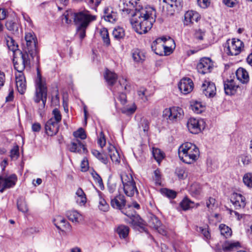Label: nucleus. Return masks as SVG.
<instances>
[{"label":"nucleus","mask_w":252,"mask_h":252,"mask_svg":"<svg viewBox=\"0 0 252 252\" xmlns=\"http://www.w3.org/2000/svg\"><path fill=\"white\" fill-rule=\"evenodd\" d=\"M179 89L184 94H188L190 93L193 88V83L191 79L189 78L182 79L179 85Z\"/></svg>","instance_id":"nucleus-18"},{"label":"nucleus","mask_w":252,"mask_h":252,"mask_svg":"<svg viewBox=\"0 0 252 252\" xmlns=\"http://www.w3.org/2000/svg\"><path fill=\"white\" fill-rule=\"evenodd\" d=\"M197 231L201 232L206 240H209L210 239L211 234L208 230V226L205 227H199L198 228Z\"/></svg>","instance_id":"nucleus-58"},{"label":"nucleus","mask_w":252,"mask_h":252,"mask_svg":"<svg viewBox=\"0 0 252 252\" xmlns=\"http://www.w3.org/2000/svg\"><path fill=\"white\" fill-rule=\"evenodd\" d=\"M132 55L133 60L136 62H142L145 60L144 54L138 49L133 50Z\"/></svg>","instance_id":"nucleus-37"},{"label":"nucleus","mask_w":252,"mask_h":252,"mask_svg":"<svg viewBox=\"0 0 252 252\" xmlns=\"http://www.w3.org/2000/svg\"><path fill=\"white\" fill-rule=\"evenodd\" d=\"M152 154L155 159L158 163H159L164 158L163 153L158 148H154L153 149Z\"/></svg>","instance_id":"nucleus-44"},{"label":"nucleus","mask_w":252,"mask_h":252,"mask_svg":"<svg viewBox=\"0 0 252 252\" xmlns=\"http://www.w3.org/2000/svg\"><path fill=\"white\" fill-rule=\"evenodd\" d=\"M121 178L124 192L127 196L132 197L135 194H138L135 182L131 174L123 173L121 175Z\"/></svg>","instance_id":"nucleus-4"},{"label":"nucleus","mask_w":252,"mask_h":252,"mask_svg":"<svg viewBox=\"0 0 252 252\" xmlns=\"http://www.w3.org/2000/svg\"><path fill=\"white\" fill-rule=\"evenodd\" d=\"M59 129V124L53 121V119H49L45 125V129L48 136H52L56 135Z\"/></svg>","instance_id":"nucleus-21"},{"label":"nucleus","mask_w":252,"mask_h":252,"mask_svg":"<svg viewBox=\"0 0 252 252\" xmlns=\"http://www.w3.org/2000/svg\"><path fill=\"white\" fill-rule=\"evenodd\" d=\"M175 173L180 179H184L188 175L187 172L184 168H177Z\"/></svg>","instance_id":"nucleus-57"},{"label":"nucleus","mask_w":252,"mask_h":252,"mask_svg":"<svg viewBox=\"0 0 252 252\" xmlns=\"http://www.w3.org/2000/svg\"><path fill=\"white\" fill-rule=\"evenodd\" d=\"M224 3L229 7H234L238 2V0H223Z\"/></svg>","instance_id":"nucleus-62"},{"label":"nucleus","mask_w":252,"mask_h":252,"mask_svg":"<svg viewBox=\"0 0 252 252\" xmlns=\"http://www.w3.org/2000/svg\"><path fill=\"white\" fill-rule=\"evenodd\" d=\"M136 109V107L134 104H133L131 106H127L124 107L122 109L123 113L126 115H130L134 113Z\"/></svg>","instance_id":"nucleus-53"},{"label":"nucleus","mask_w":252,"mask_h":252,"mask_svg":"<svg viewBox=\"0 0 252 252\" xmlns=\"http://www.w3.org/2000/svg\"><path fill=\"white\" fill-rule=\"evenodd\" d=\"M179 157L183 162L191 164L197 160L200 152L196 146L191 143L182 144L178 149Z\"/></svg>","instance_id":"nucleus-3"},{"label":"nucleus","mask_w":252,"mask_h":252,"mask_svg":"<svg viewBox=\"0 0 252 252\" xmlns=\"http://www.w3.org/2000/svg\"><path fill=\"white\" fill-rule=\"evenodd\" d=\"M162 116L167 120L172 123L180 121L184 116L183 109L179 107H172L165 109Z\"/></svg>","instance_id":"nucleus-7"},{"label":"nucleus","mask_w":252,"mask_h":252,"mask_svg":"<svg viewBox=\"0 0 252 252\" xmlns=\"http://www.w3.org/2000/svg\"><path fill=\"white\" fill-rule=\"evenodd\" d=\"M201 89L203 93L208 97H213L216 95V87L213 82L205 81L202 85Z\"/></svg>","instance_id":"nucleus-17"},{"label":"nucleus","mask_w":252,"mask_h":252,"mask_svg":"<svg viewBox=\"0 0 252 252\" xmlns=\"http://www.w3.org/2000/svg\"><path fill=\"white\" fill-rule=\"evenodd\" d=\"M192 110L195 113L199 114L204 110V106L200 102L195 101L191 104Z\"/></svg>","instance_id":"nucleus-42"},{"label":"nucleus","mask_w":252,"mask_h":252,"mask_svg":"<svg viewBox=\"0 0 252 252\" xmlns=\"http://www.w3.org/2000/svg\"><path fill=\"white\" fill-rule=\"evenodd\" d=\"M52 114L53 116L50 119H53V121L59 124L62 120V115L60 111L57 108H55L53 110Z\"/></svg>","instance_id":"nucleus-55"},{"label":"nucleus","mask_w":252,"mask_h":252,"mask_svg":"<svg viewBox=\"0 0 252 252\" xmlns=\"http://www.w3.org/2000/svg\"><path fill=\"white\" fill-rule=\"evenodd\" d=\"M81 168L82 171L85 172L89 168V163L88 160L86 158H84L81 163Z\"/></svg>","instance_id":"nucleus-64"},{"label":"nucleus","mask_w":252,"mask_h":252,"mask_svg":"<svg viewBox=\"0 0 252 252\" xmlns=\"http://www.w3.org/2000/svg\"><path fill=\"white\" fill-rule=\"evenodd\" d=\"M73 134L76 139L79 138L83 140L86 138L85 131L82 128H80L77 131H74Z\"/></svg>","instance_id":"nucleus-56"},{"label":"nucleus","mask_w":252,"mask_h":252,"mask_svg":"<svg viewBox=\"0 0 252 252\" xmlns=\"http://www.w3.org/2000/svg\"><path fill=\"white\" fill-rule=\"evenodd\" d=\"M77 27V34L79 36L80 39L82 40L86 36V31L87 27Z\"/></svg>","instance_id":"nucleus-59"},{"label":"nucleus","mask_w":252,"mask_h":252,"mask_svg":"<svg viewBox=\"0 0 252 252\" xmlns=\"http://www.w3.org/2000/svg\"><path fill=\"white\" fill-rule=\"evenodd\" d=\"M17 180V176L15 174H12L9 176H0V189L1 193L6 189L13 187Z\"/></svg>","instance_id":"nucleus-13"},{"label":"nucleus","mask_w":252,"mask_h":252,"mask_svg":"<svg viewBox=\"0 0 252 252\" xmlns=\"http://www.w3.org/2000/svg\"><path fill=\"white\" fill-rule=\"evenodd\" d=\"M21 57L19 59L13 60L14 68L17 73L23 72L25 68L30 64L29 55L27 53L21 52Z\"/></svg>","instance_id":"nucleus-9"},{"label":"nucleus","mask_w":252,"mask_h":252,"mask_svg":"<svg viewBox=\"0 0 252 252\" xmlns=\"http://www.w3.org/2000/svg\"><path fill=\"white\" fill-rule=\"evenodd\" d=\"M133 217L132 219V224L134 226H137L143 231L147 232V230L145 227L144 221L139 216H131Z\"/></svg>","instance_id":"nucleus-31"},{"label":"nucleus","mask_w":252,"mask_h":252,"mask_svg":"<svg viewBox=\"0 0 252 252\" xmlns=\"http://www.w3.org/2000/svg\"><path fill=\"white\" fill-rule=\"evenodd\" d=\"M76 201L80 205H84L87 202L86 194L81 188H78L76 192Z\"/></svg>","instance_id":"nucleus-30"},{"label":"nucleus","mask_w":252,"mask_h":252,"mask_svg":"<svg viewBox=\"0 0 252 252\" xmlns=\"http://www.w3.org/2000/svg\"><path fill=\"white\" fill-rule=\"evenodd\" d=\"M104 77L107 84L111 86L114 85L118 78L117 75L115 72L108 69L106 70Z\"/></svg>","instance_id":"nucleus-29"},{"label":"nucleus","mask_w":252,"mask_h":252,"mask_svg":"<svg viewBox=\"0 0 252 252\" xmlns=\"http://www.w3.org/2000/svg\"><path fill=\"white\" fill-rule=\"evenodd\" d=\"M108 150L112 161L115 162H119L120 158L119 153L115 148L114 146L110 145L108 148Z\"/></svg>","instance_id":"nucleus-32"},{"label":"nucleus","mask_w":252,"mask_h":252,"mask_svg":"<svg viewBox=\"0 0 252 252\" xmlns=\"http://www.w3.org/2000/svg\"><path fill=\"white\" fill-rule=\"evenodd\" d=\"M68 149L71 152L73 153L86 154L88 152L85 145L78 139H75L71 142L68 145Z\"/></svg>","instance_id":"nucleus-16"},{"label":"nucleus","mask_w":252,"mask_h":252,"mask_svg":"<svg viewBox=\"0 0 252 252\" xmlns=\"http://www.w3.org/2000/svg\"><path fill=\"white\" fill-rule=\"evenodd\" d=\"M187 125L190 133L197 134L204 128V122L203 120L190 118L188 120Z\"/></svg>","instance_id":"nucleus-10"},{"label":"nucleus","mask_w":252,"mask_h":252,"mask_svg":"<svg viewBox=\"0 0 252 252\" xmlns=\"http://www.w3.org/2000/svg\"><path fill=\"white\" fill-rule=\"evenodd\" d=\"M148 225L162 235H166V230L165 227L161 224L160 221L155 215L151 214L149 216L148 221Z\"/></svg>","instance_id":"nucleus-14"},{"label":"nucleus","mask_w":252,"mask_h":252,"mask_svg":"<svg viewBox=\"0 0 252 252\" xmlns=\"http://www.w3.org/2000/svg\"><path fill=\"white\" fill-rule=\"evenodd\" d=\"M239 246L240 243L238 242H226L223 244L222 249L224 252H228Z\"/></svg>","instance_id":"nucleus-35"},{"label":"nucleus","mask_w":252,"mask_h":252,"mask_svg":"<svg viewBox=\"0 0 252 252\" xmlns=\"http://www.w3.org/2000/svg\"><path fill=\"white\" fill-rule=\"evenodd\" d=\"M19 156V147L16 145L14 146L10 151V157L11 159H17Z\"/></svg>","instance_id":"nucleus-60"},{"label":"nucleus","mask_w":252,"mask_h":252,"mask_svg":"<svg viewBox=\"0 0 252 252\" xmlns=\"http://www.w3.org/2000/svg\"><path fill=\"white\" fill-rule=\"evenodd\" d=\"M156 17V11L153 8L136 7L135 12L130 19V22L136 32L144 34L152 28Z\"/></svg>","instance_id":"nucleus-1"},{"label":"nucleus","mask_w":252,"mask_h":252,"mask_svg":"<svg viewBox=\"0 0 252 252\" xmlns=\"http://www.w3.org/2000/svg\"><path fill=\"white\" fill-rule=\"evenodd\" d=\"M65 215L69 220L74 223H79L82 220V215L75 210L67 211Z\"/></svg>","instance_id":"nucleus-28"},{"label":"nucleus","mask_w":252,"mask_h":252,"mask_svg":"<svg viewBox=\"0 0 252 252\" xmlns=\"http://www.w3.org/2000/svg\"><path fill=\"white\" fill-rule=\"evenodd\" d=\"M199 19L200 16L197 12L192 10L188 11L185 14L184 24L189 25L197 22Z\"/></svg>","instance_id":"nucleus-25"},{"label":"nucleus","mask_w":252,"mask_h":252,"mask_svg":"<svg viewBox=\"0 0 252 252\" xmlns=\"http://www.w3.org/2000/svg\"><path fill=\"white\" fill-rule=\"evenodd\" d=\"M96 19V16L91 14L88 10L79 12L75 14L74 22L76 26L87 27L91 23Z\"/></svg>","instance_id":"nucleus-5"},{"label":"nucleus","mask_w":252,"mask_h":252,"mask_svg":"<svg viewBox=\"0 0 252 252\" xmlns=\"http://www.w3.org/2000/svg\"><path fill=\"white\" fill-rule=\"evenodd\" d=\"M163 2L166 4L169 15H173L175 9L182 6V0H163Z\"/></svg>","instance_id":"nucleus-24"},{"label":"nucleus","mask_w":252,"mask_h":252,"mask_svg":"<svg viewBox=\"0 0 252 252\" xmlns=\"http://www.w3.org/2000/svg\"><path fill=\"white\" fill-rule=\"evenodd\" d=\"M139 127L142 128L144 132L148 131L149 128V122L148 120L144 118H141L139 123Z\"/></svg>","instance_id":"nucleus-52"},{"label":"nucleus","mask_w":252,"mask_h":252,"mask_svg":"<svg viewBox=\"0 0 252 252\" xmlns=\"http://www.w3.org/2000/svg\"><path fill=\"white\" fill-rule=\"evenodd\" d=\"M126 204L125 196L119 194L111 199V205L115 209L122 210Z\"/></svg>","instance_id":"nucleus-23"},{"label":"nucleus","mask_w":252,"mask_h":252,"mask_svg":"<svg viewBox=\"0 0 252 252\" xmlns=\"http://www.w3.org/2000/svg\"><path fill=\"white\" fill-rule=\"evenodd\" d=\"M237 79L243 84H247L249 81V76L247 71L242 68H239L236 71Z\"/></svg>","instance_id":"nucleus-26"},{"label":"nucleus","mask_w":252,"mask_h":252,"mask_svg":"<svg viewBox=\"0 0 252 252\" xmlns=\"http://www.w3.org/2000/svg\"><path fill=\"white\" fill-rule=\"evenodd\" d=\"M25 39L26 41V46L24 53H27L33 58L37 53L36 37L33 32H29L26 33Z\"/></svg>","instance_id":"nucleus-8"},{"label":"nucleus","mask_w":252,"mask_h":252,"mask_svg":"<svg viewBox=\"0 0 252 252\" xmlns=\"http://www.w3.org/2000/svg\"><path fill=\"white\" fill-rule=\"evenodd\" d=\"M194 202L187 198H185L180 203V207L184 211L189 210L194 207Z\"/></svg>","instance_id":"nucleus-40"},{"label":"nucleus","mask_w":252,"mask_h":252,"mask_svg":"<svg viewBox=\"0 0 252 252\" xmlns=\"http://www.w3.org/2000/svg\"><path fill=\"white\" fill-rule=\"evenodd\" d=\"M99 34L104 43L107 46L109 45L110 41L107 29L105 28H101L99 30Z\"/></svg>","instance_id":"nucleus-36"},{"label":"nucleus","mask_w":252,"mask_h":252,"mask_svg":"<svg viewBox=\"0 0 252 252\" xmlns=\"http://www.w3.org/2000/svg\"><path fill=\"white\" fill-rule=\"evenodd\" d=\"M190 192L192 195L194 196L200 195L202 192L201 186L196 183L192 184L190 188Z\"/></svg>","instance_id":"nucleus-38"},{"label":"nucleus","mask_w":252,"mask_h":252,"mask_svg":"<svg viewBox=\"0 0 252 252\" xmlns=\"http://www.w3.org/2000/svg\"><path fill=\"white\" fill-rule=\"evenodd\" d=\"M120 87L118 90L113 91L114 95L118 94V98L123 105H125L126 103V96L125 93L118 92V91H123V90H127V87L129 86L127 85V80L123 77L120 78L119 80Z\"/></svg>","instance_id":"nucleus-12"},{"label":"nucleus","mask_w":252,"mask_h":252,"mask_svg":"<svg viewBox=\"0 0 252 252\" xmlns=\"http://www.w3.org/2000/svg\"><path fill=\"white\" fill-rule=\"evenodd\" d=\"M98 208L101 211L106 212L109 209V206L105 200L102 197L100 194H99Z\"/></svg>","instance_id":"nucleus-43"},{"label":"nucleus","mask_w":252,"mask_h":252,"mask_svg":"<svg viewBox=\"0 0 252 252\" xmlns=\"http://www.w3.org/2000/svg\"><path fill=\"white\" fill-rule=\"evenodd\" d=\"M205 35V30L200 29H196L194 33V38L197 40H203Z\"/></svg>","instance_id":"nucleus-50"},{"label":"nucleus","mask_w":252,"mask_h":252,"mask_svg":"<svg viewBox=\"0 0 252 252\" xmlns=\"http://www.w3.org/2000/svg\"><path fill=\"white\" fill-rule=\"evenodd\" d=\"M213 63L209 58L201 59L197 64L196 68L198 72L202 74L210 73L213 68Z\"/></svg>","instance_id":"nucleus-11"},{"label":"nucleus","mask_w":252,"mask_h":252,"mask_svg":"<svg viewBox=\"0 0 252 252\" xmlns=\"http://www.w3.org/2000/svg\"><path fill=\"white\" fill-rule=\"evenodd\" d=\"M138 95L140 99L146 102L148 100V97L150 96L148 94L147 91L144 88H140L137 91Z\"/></svg>","instance_id":"nucleus-45"},{"label":"nucleus","mask_w":252,"mask_h":252,"mask_svg":"<svg viewBox=\"0 0 252 252\" xmlns=\"http://www.w3.org/2000/svg\"><path fill=\"white\" fill-rule=\"evenodd\" d=\"M161 192L165 196L172 199L175 198L177 195L175 191L167 189H161Z\"/></svg>","instance_id":"nucleus-51"},{"label":"nucleus","mask_w":252,"mask_h":252,"mask_svg":"<svg viewBox=\"0 0 252 252\" xmlns=\"http://www.w3.org/2000/svg\"><path fill=\"white\" fill-rule=\"evenodd\" d=\"M17 204L19 211L24 213L28 211V207L24 198L22 197H20L17 200Z\"/></svg>","instance_id":"nucleus-39"},{"label":"nucleus","mask_w":252,"mask_h":252,"mask_svg":"<svg viewBox=\"0 0 252 252\" xmlns=\"http://www.w3.org/2000/svg\"><path fill=\"white\" fill-rule=\"evenodd\" d=\"M220 234L224 237L227 238L232 235V230L230 227L224 224H220L219 226Z\"/></svg>","instance_id":"nucleus-34"},{"label":"nucleus","mask_w":252,"mask_h":252,"mask_svg":"<svg viewBox=\"0 0 252 252\" xmlns=\"http://www.w3.org/2000/svg\"><path fill=\"white\" fill-rule=\"evenodd\" d=\"M230 200L236 209L244 208L246 204L245 197L240 193H233Z\"/></svg>","instance_id":"nucleus-20"},{"label":"nucleus","mask_w":252,"mask_h":252,"mask_svg":"<svg viewBox=\"0 0 252 252\" xmlns=\"http://www.w3.org/2000/svg\"><path fill=\"white\" fill-rule=\"evenodd\" d=\"M129 228L124 225H120L118 226L116 231L121 238H126L129 233Z\"/></svg>","instance_id":"nucleus-33"},{"label":"nucleus","mask_w":252,"mask_h":252,"mask_svg":"<svg viewBox=\"0 0 252 252\" xmlns=\"http://www.w3.org/2000/svg\"><path fill=\"white\" fill-rule=\"evenodd\" d=\"M47 95V88L45 79L42 78L39 70L37 69V77L35 80V93L34 100L37 103L41 101L38 108V113L41 117L44 114Z\"/></svg>","instance_id":"nucleus-2"},{"label":"nucleus","mask_w":252,"mask_h":252,"mask_svg":"<svg viewBox=\"0 0 252 252\" xmlns=\"http://www.w3.org/2000/svg\"><path fill=\"white\" fill-rule=\"evenodd\" d=\"M5 26L8 30L13 32L18 30L17 24L12 20H7L5 23Z\"/></svg>","instance_id":"nucleus-49"},{"label":"nucleus","mask_w":252,"mask_h":252,"mask_svg":"<svg viewBox=\"0 0 252 252\" xmlns=\"http://www.w3.org/2000/svg\"><path fill=\"white\" fill-rule=\"evenodd\" d=\"M97 143L101 148H103L106 144V140L104 133L101 132L97 139Z\"/></svg>","instance_id":"nucleus-61"},{"label":"nucleus","mask_w":252,"mask_h":252,"mask_svg":"<svg viewBox=\"0 0 252 252\" xmlns=\"http://www.w3.org/2000/svg\"><path fill=\"white\" fill-rule=\"evenodd\" d=\"M243 181L246 186L252 188V173L245 174L243 176Z\"/></svg>","instance_id":"nucleus-48"},{"label":"nucleus","mask_w":252,"mask_h":252,"mask_svg":"<svg viewBox=\"0 0 252 252\" xmlns=\"http://www.w3.org/2000/svg\"><path fill=\"white\" fill-rule=\"evenodd\" d=\"M215 199L213 198L210 197L208 199H207L206 201V207L209 209H212L214 207V204L215 203Z\"/></svg>","instance_id":"nucleus-63"},{"label":"nucleus","mask_w":252,"mask_h":252,"mask_svg":"<svg viewBox=\"0 0 252 252\" xmlns=\"http://www.w3.org/2000/svg\"><path fill=\"white\" fill-rule=\"evenodd\" d=\"M239 160H240L244 165H249L251 163V156L247 154L242 155L239 157Z\"/></svg>","instance_id":"nucleus-54"},{"label":"nucleus","mask_w":252,"mask_h":252,"mask_svg":"<svg viewBox=\"0 0 252 252\" xmlns=\"http://www.w3.org/2000/svg\"><path fill=\"white\" fill-rule=\"evenodd\" d=\"M15 81L18 92L24 94L27 89L26 78L23 72L15 73Z\"/></svg>","instance_id":"nucleus-19"},{"label":"nucleus","mask_w":252,"mask_h":252,"mask_svg":"<svg viewBox=\"0 0 252 252\" xmlns=\"http://www.w3.org/2000/svg\"><path fill=\"white\" fill-rule=\"evenodd\" d=\"M92 154L95 156L97 159L100 160L102 163L105 164L107 163V158L105 155L101 154L99 151L96 150H93L92 151Z\"/></svg>","instance_id":"nucleus-46"},{"label":"nucleus","mask_w":252,"mask_h":252,"mask_svg":"<svg viewBox=\"0 0 252 252\" xmlns=\"http://www.w3.org/2000/svg\"><path fill=\"white\" fill-rule=\"evenodd\" d=\"M5 39L9 50L14 51L17 49L18 45L11 37L7 36L5 38Z\"/></svg>","instance_id":"nucleus-41"},{"label":"nucleus","mask_w":252,"mask_h":252,"mask_svg":"<svg viewBox=\"0 0 252 252\" xmlns=\"http://www.w3.org/2000/svg\"><path fill=\"white\" fill-rule=\"evenodd\" d=\"M53 221L59 230L63 232H69L71 230V225L63 216H56Z\"/></svg>","instance_id":"nucleus-15"},{"label":"nucleus","mask_w":252,"mask_h":252,"mask_svg":"<svg viewBox=\"0 0 252 252\" xmlns=\"http://www.w3.org/2000/svg\"><path fill=\"white\" fill-rule=\"evenodd\" d=\"M224 90L226 94L231 95L234 94L239 87L233 79L227 80L223 82Z\"/></svg>","instance_id":"nucleus-22"},{"label":"nucleus","mask_w":252,"mask_h":252,"mask_svg":"<svg viewBox=\"0 0 252 252\" xmlns=\"http://www.w3.org/2000/svg\"><path fill=\"white\" fill-rule=\"evenodd\" d=\"M112 34L115 38L120 39L125 35L124 30L122 28L118 27L113 30Z\"/></svg>","instance_id":"nucleus-47"},{"label":"nucleus","mask_w":252,"mask_h":252,"mask_svg":"<svg viewBox=\"0 0 252 252\" xmlns=\"http://www.w3.org/2000/svg\"><path fill=\"white\" fill-rule=\"evenodd\" d=\"M103 17L105 21L114 23L117 20V13L113 10L112 7H107L104 9Z\"/></svg>","instance_id":"nucleus-27"},{"label":"nucleus","mask_w":252,"mask_h":252,"mask_svg":"<svg viewBox=\"0 0 252 252\" xmlns=\"http://www.w3.org/2000/svg\"><path fill=\"white\" fill-rule=\"evenodd\" d=\"M224 51L229 56H237L243 50L244 48L243 42L239 39L233 38L228 39L226 41Z\"/></svg>","instance_id":"nucleus-6"}]
</instances>
